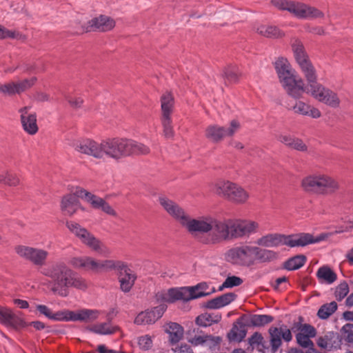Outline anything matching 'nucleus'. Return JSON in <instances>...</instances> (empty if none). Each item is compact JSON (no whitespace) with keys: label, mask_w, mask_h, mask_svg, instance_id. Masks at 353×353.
<instances>
[{"label":"nucleus","mask_w":353,"mask_h":353,"mask_svg":"<svg viewBox=\"0 0 353 353\" xmlns=\"http://www.w3.org/2000/svg\"><path fill=\"white\" fill-rule=\"evenodd\" d=\"M230 239L241 238L256 232L259 224L252 221L228 219Z\"/></svg>","instance_id":"obj_14"},{"label":"nucleus","mask_w":353,"mask_h":353,"mask_svg":"<svg viewBox=\"0 0 353 353\" xmlns=\"http://www.w3.org/2000/svg\"><path fill=\"white\" fill-rule=\"evenodd\" d=\"M28 107H23L19 110L21 121L23 128L28 134L33 135L38 131L36 114H28Z\"/></svg>","instance_id":"obj_27"},{"label":"nucleus","mask_w":353,"mask_h":353,"mask_svg":"<svg viewBox=\"0 0 353 353\" xmlns=\"http://www.w3.org/2000/svg\"><path fill=\"white\" fill-rule=\"evenodd\" d=\"M306 260L303 254L296 255L286 260L283 263V268L288 271L296 270L305 265Z\"/></svg>","instance_id":"obj_36"},{"label":"nucleus","mask_w":353,"mask_h":353,"mask_svg":"<svg viewBox=\"0 0 353 353\" xmlns=\"http://www.w3.org/2000/svg\"><path fill=\"white\" fill-rule=\"evenodd\" d=\"M243 281L239 276H228L225 280V286H228V288L236 287L243 283Z\"/></svg>","instance_id":"obj_55"},{"label":"nucleus","mask_w":353,"mask_h":353,"mask_svg":"<svg viewBox=\"0 0 353 353\" xmlns=\"http://www.w3.org/2000/svg\"><path fill=\"white\" fill-rule=\"evenodd\" d=\"M210 219L211 217L192 219L188 216L182 227L185 228L192 236H196L211 231Z\"/></svg>","instance_id":"obj_18"},{"label":"nucleus","mask_w":353,"mask_h":353,"mask_svg":"<svg viewBox=\"0 0 353 353\" xmlns=\"http://www.w3.org/2000/svg\"><path fill=\"white\" fill-rule=\"evenodd\" d=\"M226 260L236 265L250 267L254 264L253 246L242 245L230 249L225 254Z\"/></svg>","instance_id":"obj_11"},{"label":"nucleus","mask_w":353,"mask_h":353,"mask_svg":"<svg viewBox=\"0 0 353 353\" xmlns=\"http://www.w3.org/2000/svg\"><path fill=\"white\" fill-rule=\"evenodd\" d=\"M298 65L308 83L307 91H310L311 89L314 88L316 85L319 84L317 82L316 70L310 59L303 62Z\"/></svg>","instance_id":"obj_29"},{"label":"nucleus","mask_w":353,"mask_h":353,"mask_svg":"<svg viewBox=\"0 0 353 353\" xmlns=\"http://www.w3.org/2000/svg\"><path fill=\"white\" fill-rule=\"evenodd\" d=\"M114 23H83L79 34L89 32H107L114 28Z\"/></svg>","instance_id":"obj_39"},{"label":"nucleus","mask_w":353,"mask_h":353,"mask_svg":"<svg viewBox=\"0 0 353 353\" xmlns=\"http://www.w3.org/2000/svg\"><path fill=\"white\" fill-rule=\"evenodd\" d=\"M236 323L233 324L232 329L228 333V339L230 342H241L246 336L247 330L245 325L240 321Z\"/></svg>","instance_id":"obj_34"},{"label":"nucleus","mask_w":353,"mask_h":353,"mask_svg":"<svg viewBox=\"0 0 353 353\" xmlns=\"http://www.w3.org/2000/svg\"><path fill=\"white\" fill-rule=\"evenodd\" d=\"M67 100L71 107L75 109L81 108L83 103V101L81 97L68 98Z\"/></svg>","instance_id":"obj_59"},{"label":"nucleus","mask_w":353,"mask_h":353,"mask_svg":"<svg viewBox=\"0 0 353 353\" xmlns=\"http://www.w3.org/2000/svg\"><path fill=\"white\" fill-rule=\"evenodd\" d=\"M99 314V312L97 310H90V309H83L77 311V312H74V321H92L96 320Z\"/></svg>","instance_id":"obj_38"},{"label":"nucleus","mask_w":353,"mask_h":353,"mask_svg":"<svg viewBox=\"0 0 353 353\" xmlns=\"http://www.w3.org/2000/svg\"><path fill=\"white\" fill-rule=\"evenodd\" d=\"M166 309L165 304H160L152 310L141 312L136 316L134 323L140 325L153 324L163 316Z\"/></svg>","instance_id":"obj_19"},{"label":"nucleus","mask_w":353,"mask_h":353,"mask_svg":"<svg viewBox=\"0 0 353 353\" xmlns=\"http://www.w3.org/2000/svg\"><path fill=\"white\" fill-rule=\"evenodd\" d=\"M274 317L268 314H254L251 316L250 323L256 327H261L273 321Z\"/></svg>","instance_id":"obj_44"},{"label":"nucleus","mask_w":353,"mask_h":353,"mask_svg":"<svg viewBox=\"0 0 353 353\" xmlns=\"http://www.w3.org/2000/svg\"><path fill=\"white\" fill-rule=\"evenodd\" d=\"M74 312L67 310H60L55 313L52 312L50 320L57 321H74Z\"/></svg>","instance_id":"obj_47"},{"label":"nucleus","mask_w":353,"mask_h":353,"mask_svg":"<svg viewBox=\"0 0 353 353\" xmlns=\"http://www.w3.org/2000/svg\"><path fill=\"white\" fill-rule=\"evenodd\" d=\"M349 292V286L347 283L344 281L341 283L336 288L334 292L335 297L337 301H341L343 300Z\"/></svg>","instance_id":"obj_50"},{"label":"nucleus","mask_w":353,"mask_h":353,"mask_svg":"<svg viewBox=\"0 0 353 353\" xmlns=\"http://www.w3.org/2000/svg\"><path fill=\"white\" fill-rule=\"evenodd\" d=\"M37 310L39 312L40 314L44 315L48 319H50L52 312L50 308L45 305L38 304L36 305Z\"/></svg>","instance_id":"obj_57"},{"label":"nucleus","mask_w":353,"mask_h":353,"mask_svg":"<svg viewBox=\"0 0 353 353\" xmlns=\"http://www.w3.org/2000/svg\"><path fill=\"white\" fill-rule=\"evenodd\" d=\"M253 29L260 35L270 38L278 39L284 36L285 33L274 23H254Z\"/></svg>","instance_id":"obj_26"},{"label":"nucleus","mask_w":353,"mask_h":353,"mask_svg":"<svg viewBox=\"0 0 353 353\" xmlns=\"http://www.w3.org/2000/svg\"><path fill=\"white\" fill-rule=\"evenodd\" d=\"M304 28L307 32L312 34L322 35L325 32L323 28L318 26L316 23H306Z\"/></svg>","instance_id":"obj_53"},{"label":"nucleus","mask_w":353,"mask_h":353,"mask_svg":"<svg viewBox=\"0 0 353 353\" xmlns=\"http://www.w3.org/2000/svg\"><path fill=\"white\" fill-rule=\"evenodd\" d=\"M270 345L271 352L275 353L282 345V339L285 342H290L292 339V334L290 329L285 325H282L279 327H271L269 329Z\"/></svg>","instance_id":"obj_16"},{"label":"nucleus","mask_w":353,"mask_h":353,"mask_svg":"<svg viewBox=\"0 0 353 353\" xmlns=\"http://www.w3.org/2000/svg\"><path fill=\"white\" fill-rule=\"evenodd\" d=\"M253 256L255 261L260 263H268L274 261L277 257L276 252L271 250L262 249L259 247L253 246Z\"/></svg>","instance_id":"obj_35"},{"label":"nucleus","mask_w":353,"mask_h":353,"mask_svg":"<svg viewBox=\"0 0 353 353\" xmlns=\"http://www.w3.org/2000/svg\"><path fill=\"white\" fill-rule=\"evenodd\" d=\"M290 148L301 152H305L307 149V145L301 139L294 137Z\"/></svg>","instance_id":"obj_56"},{"label":"nucleus","mask_w":353,"mask_h":353,"mask_svg":"<svg viewBox=\"0 0 353 353\" xmlns=\"http://www.w3.org/2000/svg\"><path fill=\"white\" fill-rule=\"evenodd\" d=\"M90 22H114V20L106 15L101 14L97 17L93 18Z\"/></svg>","instance_id":"obj_61"},{"label":"nucleus","mask_w":353,"mask_h":353,"mask_svg":"<svg viewBox=\"0 0 353 353\" xmlns=\"http://www.w3.org/2000/svg\"><path fill=\"white\" fill-rule=\"evenodd\" d=\"M161 123L163 128V134L165 137L167 139L172 138L174 132L172 125L171 117L161 118Z\"/></svg>","instance_id":"obj_49"},{"label":"nucleus","mask_w":353,"mask_h":353,"mask_svg":"<svg viewBox=\"0 0 353 353\" xmlns=\"http://www.w3.org/2000/svg\"><path fill=\"white\" fill-rule=\"evenodd\" d=\"M271 3L278 9L287 10L299 19H323L324 17V14L321 10L301 2L272 0Z\"/></svg>","instance_id":"obj_6"},{"label":"nucleus","mask_w":353,"mask_h":353,"mask_svg":"<svg viewBox=\"0 0 353 353\" xmlns=\"http://www.w3.org/2000/svg\"><path fill=\"white\" fill-rule=\"evenodd\" d=\"M97 350L99 353H119L114 350L108 349L105 345H99Z\"/></svg>","instance_id":"obj_64"},{"label":"nucleus","mask_w":353,"mask_h":353,"mask_svg":"<svg viewBox=\"0 0 353 353\" xmlns=\"http://www.w3.org/2000/svg\"><path fill=\"white\" fill-rule=\"evenodd\" d=\"M185 290L181 288H172L168 290H161L155 294V299L161 304L173 303L176 301H185Z\"/></svg>","instance_id":"obj_22"},{"label":"nucleus","mask_w":353,"mask_h":353,"mask_svg":"<svg viewBox=\"0 0 353 353\" xmlns=\"http://www.w3.org/2000/svg\"><path fill=\"white\" fill-rule=\"evenodd\" d=\"M0 323L7 327L17 329L24 326L25 322L10 309L0 306Z\"/></svg>","instance_id":"obj_28"},{"label":"nucleus","mask_w":353,"mask_h":353,"mask_svg":"<svg viewBox=\"0 0 353 353\" xmlns=\"http://www.w3.org/2000/svg\"><path fill=\"white\" fill-rule=\"evenodd\" d=\"M69 264L75 269L84 271L98 272L103 269H116L119 271L120 288L123 292H128L132 289L137 279V276L122 261L105 260L98 261L90 256H75L69 261Z\"/></svg>","instance_id":"obj_3"},{"label":"nucleus","mask_w":353,"mask_h":353,"mask_svg":"<svg viewBox=\"0 0 353 353\" xmlns=\"http://www.w3.org/2000/svg\"><path fill=\"white\" fill-rule=\"evenodd\" d=\"M301 187L307 192L330 194L339 188V183L325 174H313L302 179Z\"/></svg>","instance_id":"obj_7"},{"label":"nucleus","mask_w":353,"mask_h":353,"mask_svg":"<svg viewBox=\"0 0 353 353\" xmlns=\"http://www.w3.org/2000/svg\"><path fill=\"white\" fill-rule=\"evenodd\" d=\"M161 118L170 117L174 106V97L170 92L163 94L161 97Z\"/></svg>","instance_id":"obj_37"},{"label":"nucleus","mask_w":353,"mask_h":353,"mask_svg":"<svg viewBox=\"0 0 353 353\" xmlns=\"http://www.w3.org/2000/svg\"><path fill=\"white\" fill-rule=\"evenodd\" d=\"M274 68L286 92L294 99L301 97L306 89L304 81L301 78H295V71L292 68L288 60L279 57L274 63Z\"/></svg>","instance_id":"obj_5"},{"label":"nucleus","mask_w":353,"mask_h":353,"mask_svg":"<svg viewBox=\"0 0 353 353\" xmlns=\"http://www.w3.org/2000/svg\"><path fill=\"white\" fill-rule=\"evenodd\" d=\"M328 233H321L316 236L310 233H299L285 235L279 233H270L259 238L256 243L265 248H276L285 245L290 248L304 247L310 244L319 243L325 241Z\"/></svg>","instance_id":"obj_4"},{"label":"nucleus","mask_w":353,"mask_h":353,"mask_svg":"<svg viewBox=\"0 0 353 353\" xmlns=\"http://www.w3.org/2000/svg\"><path fill=\"white\" fill-rule=\"evenodd\" d=\"M211 231H210L209 239L206 243H218L230 239V229L228 219L220 221L211 218Z\"/></svg>","instance_id":"obj_13"},{"label":"nucleus","mask_w":353,"mask_h":353,"mask_svg":"<svg viewBox=\"0 0 353 353\" xmlns=\"http://www.w3.org/2000/svg\"><path fill=\"white\" fill-rule=\"evenodd\" d=\"M307 92H310L311 95L319 101L332 108H338L340 105V99L337 94L320 83L316 85Z\"/></svg>","instance_id":"obj_17"},{"label":"nucleus","mask_w":353,"mask_h":353,"mask_svg":"<svg viewBox=\"0 0 353 353\" xmlns=\"http://www.w3.org/2000/svg\"><path fill=\"white\" fill-rule=\"evenodd\" d=\"M86 330L94 334L108 335L115 332L116 327L112 326L109 323H101L99 324L88 326Z\"/></svg>","instance_id":"obj_41"},{"label":"nucleus","mask_w":353,"mask_h":353,"mask_svg":"<svg viewBox=\"0 0 353 353\" xmlns=\"http://www.w3.org/2000/svg\"><path fill=\"white\" fill-rule=\"evenodd\" d=\"M294 137L287 134H280L278 136L277 139L282 143L285 144L288 147H290L292 142L293 141Z\"/></svg>","instance_id":"obj_58"},{"label":"nucleus","mask_w":353,"mask_h":353,"mask_svg":"<svg viewBox=\"0 0 353 353\" xmlns=\"http://www.w3.org/2000/svg\"><path fill=\"white\" fill-rule=\"evenodd\" d=\"M81 190H85L83 188H77L73 194H67L62 198L61 209L65 214L72 216L81 208L79 198L85 200V196L79 195V192H80Z\"/></svg>","instance_id":"obj_21"},{"label":"nucleus","mask_w":353,"mask_h":353,"mask_svg":"<svg viewBox=\"0 0 353 353\" xmlns=\"http://www.w3.org/2000/svg\"><path fill=\"white\" fill-rule=\"evenodd\" d=\"M216 192L219 195L236 203H243L249 197L248 193L242 187L228 181L219 183Z\"/></svg>","instance_id":"obj_10"},{"label":"nucleus","mask_w":353,"mask_h":353,"mask_svg":"<svg viewBox=\"0 0 353 353\" xmlns=\"http://www.w3.org/2000/svg\"><path fill=\"white\" fill-rule=\"evenodd\" d=\"M182 288L187 292L184 298L185 302L209 296L216 292L214 287L210 289V285L207 282H201L194 286L182 287Z\"/></svg>","instance_id":"obj_23"},{"label":"nucleus","mask_w":353,"mask_h":353,"mask_svg":"<svg viewBox=\"0 0 353 353\" xmlns=\"http://www.w3.org/2000/svg\"><path fill=\"white\" fill-rule=\"evenodd\" d=\"M196 341L199 343L206 344L210 349H215L221 343V338L220 336L206 335L197 337Z\"/></svg>","instance_id":"obj_45"},{"label":"nucleus","mask_w":353,"mask_h":353,"mask_svg":"<svg viewBox=\"0 0 353 353\" xmlns=\"http://www.w3.org/2000/svg\"><path fill=\"white\" fill-rule=\"evenodd\" d=\"M239 127L240 123L236 120H232L229 127L211 125L205 130V137L213 142H219L224 137L232 136Z\"/></svg>","instance_id":"obj_15"},{"label":"nucleus","mask_w":353,"mask_h":353,"mask_svg":"<svg viewBox=\"0 0 353 353\" xmlns=\"http://www.w3.org/2000/svg\"><path fill=\"white\" fill-rule=\"evenodd\" d=\"M291 48L294 59L298 65L310 60L303 43L300 40L296 39L292 41Z\"/></svg>","instance_id":"obj_33"},{"label":"nucleus","mask_w":353,"mask_h":353,"mask_svg":"<svg viewBox=\"0 0 353 353\" xmlns=\"http://www.w3.org/2000/svg\"><path fill=\"white\" fill-rule=\"evenodd\" d=\"M165 331L169 334L172 345L177 343L183 336V327L177 323L170 322L165 326Z\"/></svg>","instance_id":"obj_32"},{"label":"nucleus","mask_w":353,"mask_h":353,"mask_svg":"<svg viewBox=\"0 0 353 353\" xmlns=\"http://www.w3.org/2000/svg\"><path fill=\"white\" fill-rule=\"evenodd\" d=\"M241 72L236 65H230L226 67L223 72L225 83H235L238 82Z\"/></svg>","instance_id":"obj_40"},{"label":"nucleus","mask_w":353,"mask_h":353,"mask_svg":"<svg viewBox=\"0 0 353 353\" xmlns=\"http://www.w3.org/2000/svg\"><path fill=\"white\" fill-rule=\"evenodd\" d=\"M337 307L335 301L323 304L318 310L317 316L321 319H326L337 310Z\"/></svg>","instance_id":"obj_43"},{"label":"nucleus","mask_w":353,"mask_h":353,"mask_svg":"<svg viewBox=\"0 0 353 353\" xmlns=\"http://www.w3.org/2000/svg\"><path fill=\"white\" fill-rule=\"evenodd\" d=\"M37 81V78L26 79L19 82H11L6 84L0 85V92L12 95L14 94H20L25 90L31 88Z\"/></svg>","instance_id":"obj_24"},{"label":"nucleus","mask_w":353,"mask_h":353,"mask_svg":"<svg viewBox=\"0 0 353 353\" xmlns=\"http://www.w3.org/2000/svg\"><path fill=\"white\" fill-rule=\"evenodd\" d=\"M14 250L20 257L37 266H43L48 256V252L45 250L22 245H17Z\"/></svg>","instance_id":"obj_12"},{"label":"nucleus","mask_w":353,"mask_h":353,"mask_svg":"<svg viewBox=\"0 0 353 353\" xmlns=\"http://www.w3.org/2000/svg\"><path fill=\"white\" fill-rule=\"evenodd\" d=\"M220 320V316H215V319H213L211 314H205L196 317V323L201 327H208L211 325L212 323H218Z\"/></svg>","instance_id":"obj_46"},{"label":"nucleus","mask_w":353,"mask_h":353,"mask_svg":"<svg viewBox=\"0 0 353 353\" xmlns=\"http://www.w3.org/2000/svg\"><path fill=\"white\" fill-rule=\"evenodd\" d=\"M13 302L15 305H17L21 309H27L29 307V303L27 301L15 299L13 300Z\"/></svg>","instance_id":"obj_62"},{"label":"nucleus","mask_w":353,"mask_h":353,"mask_svg":"<svg viewBox=\"0 0 353 353\" xmlns=\"http://www.w3.org/2000/svg\"><path fill=\"white\" fill-rule=\"evenodd\" d=\"M303 318L299 316L297 321H294L290 330L295 334L296 343L302 347L307 348L314 347L311 339L316 334L315 327L308 323H303Z\"/></svg>","instance_id":"obj_9"},{"label":"nucleus","mask_w":353,"mask_h":353,"mask_svg":"<svg viewBox=\"0 0 353 353\" xmlns=\"http://www.w3.org/2000/svg\"><path fill=\"white\" fill-rule=\"evenodd\" d=\"M316 276L319 280H323L327 284L333 283L337 279L336 274L326 265L319 268Z\"/></svg>","instance_id":"obj_42"},{"label":"nucleus","mask_w":353,"mask_h":353,"mask_svg":"<svg viewBox=\"0 0 353 353\" xmlns=\"http://www.w3.org/2000/svg\"><path fill=\"white\" fill-rule=\"evenodd\" d=\"M138 345L139 347L144 350L150 349L152 346V340L150 336L145 335L138 339Z\"/></svg>","instance_id":"obj_52"},{"label":"nucleus","mask_w":353,"mask_h":353,"mask_svg":"<svg viewBox=\"0 0 353 353\" xmlns=\"http://www.w3.org/2000/svg\"><path fill=\"white\" fill-rule=\"evenodd\" d=\"M79 194L80 196H85V201L90 203L92 208L95 209H101L109 215H117L115 210L103 199L93 194L87 190H81Z\"/></svg>","instance_id":"obj_25"},{"label":"nucleus","mask_w":353,"mask_h":353,"mask_svg":"<svg viewBox=\"0 0 353 353\" xmlns=\"http://www.w3.org/2000/svg\"><path fill=\"white\" fill-rule=\"evenodd\" d=\"M41 273L50 279L51 291L62 297L69 294L70 288L81 290L87 288L85 280L62 261L43 268Z\"/></svg>","instance_id":"obj_2"},{"label":"nucleus","mask_w":353,"mask_h":353,"mask_svg":"<svg viewBox=\"0 0 353 353\" xmlns=\"http://www.w3.org/2000/svg\"><path fill=\"white\" fill-rule=\"evenodd\" d=\"M292 108L296 114L310 116L314 119L319 118L321 115V112L317 108H312L301 101H296Z\"/></svg>","instance_id":"obj_31"},{"label":"nucleus","mask_w":353,"mask_h":353,"mask_svg":"<svg viewBox=\"0 0 353 353\" xmlns=\"http://www.w3.org/2000/svg\"><path fill=\"white\" fill-rule=\"evenodd\" d=\"M0 183H4L10 186H15L19 184V179L13 174L6 172L0 174Z\"/></svg>","instance_id":"obj_48"},{"label":"nucleus","mask_w":353,"mask_h":353,"mask_svg":"<svg viewBox=\"0 0 353 353\" xmlns=\"http://www.w3.org/2000/svg\"><path fill=\"white\" fill-rule=\"evenodd\" d=\"M74 149L97 159L105 157L115 160L130 155L145 154L150 149L137 141L123 138H112L97 143L91 139L77 141L74 143Z\"/></svg>","instance_id":"obj_1"},{"label":"nucleus","mask_w":353,"mask_h":353,"mask_svg":"<svg viewBox=\"0 0 353 353\" xmlns=\"http://www.w3.org/2000/svg\"><path fill=\"white\" fill-rule=\"evenodd\" d=\"M159 201L163 209L182 226L189 216L184 210L167 197L161 196Z\"/></svg>","instance_id":"obj_20"},{"label":"nucleus","mask_w":353,"mask_h":353,"mask_svg":"<svg viewBox=\"0 0 353 353\" xmlns=\"http://www.w3.org/2000/svg\"><path fill=\"white\" fill-rule=\"evenodd\" d=\"M10 37L14 38V33L6 30L2 26L0 25V38Z\"/></svg>","instance_id":"obj_63"},{"label":"nucleus","mask_w":353,"mask_h":353,"mask_svg":"<svg viewBox=\"0 0 353 353\" xmlns=\"http://www.w3.org/2000/svg\"><path fill=\"white\" fill-rule=\"evenodd\" d=\"M263 342L264 339L259 332H255L249 339V344L252 348L257 347L258 349H261V346L264 347Z\"/></svg>","instance_id":"obj_51"},{"label":"nucleus","mask_w":353,"mask_h":353,"mask_svg":"<svg viewBox=\"0 0 353 353\" xmlns=\"http://www.w3.org/2000/svg\"><path fill=\"white\" fill-rule=\"evenodd\" d=\"M66 226L71 232L79 238L83 243L92 250L103 256H108L110 254V251L106 246L79 223L74 221H67Z\"/></svg>","instance_id":"obj_8"},{"label":"nucleus","mask_w":353,"mask_h":353,"mask_svg":"<svg viewBox=\"0 0 353 353\" xmlns=\"http://www.w3.org/2000/svg\"><path fill=\"white\" fill-rule=\"evenodd\" d=\"M176 353H193L192 350L188 344H181L179 347L176 348Z\"/></svg>","instance_id":"obj_60"},{"label":"nucleus","mask_w":353,"mask_h":353,"mask_svg":"<svg viewBox=\"0 0 353 353\" xmlns=\"http://www.w3.org/2000/svg\"><path fill=\"white\" fill-rule=\"evenodd\" d=\"M236 294L233 292H228L208 301L205 303V307L210 310L220 309L229 305L236 298Z\"/></svg>","instance_id":"obj_30"},{"label":"nucleus","mask_w":353,"mask_h":353,"mask_svg":"<svg viewBox=\"0 0 353 353\" xmlns=\"http://www.w3.org/2000/svg\"><path fill=\"white\" fill-rule=\"evenodd\" d=\"M343 339L348 343H353V324L347 323L342 327Z\"/></svg>","instance_id":"obj_54"}]
</instances>
